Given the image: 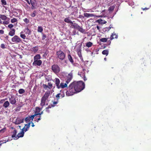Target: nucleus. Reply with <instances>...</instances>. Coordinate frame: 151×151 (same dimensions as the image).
<instances>
[{
  "mask_svg": "<svg viewBox=\"0 0 151 151\" xmlns=\"http://www.w3.org/2000/svg\"><path fill=\"white\" fill-rule=\"evenodd\" d=\"M114 38V36H113V34H112V35H111L110 37V39L111 40H113Z\"/></svg>",
  "mask_w": 151,
  "mask_h": 151,
  "instance_id": "obj_60",
  "label": "nucleus"
},
{
  "mask_svg": "<svg viewBox=\"0 0 151 151\" xmlns=\"http://www.w3.org/2000/svg\"><path fill=\"white\" fill-rule=\"evenodd\" d=\"M23 21L24 22L27 24L29 22V20L27 18H25L23 19Z\"/></svg>",
  "mask_w": 151,
  "mask_h": 151,
  "instance_id": "obj_43",
  "label": "nucleus"
},
{
  "mask_svg": "<svg viewBox=\"0 0 151 151\" xmlns=\"http://www.w3.org/2000/svg\"><path fill=\"white\" fill-rule=\"evenodd\" d=\"M110 26H111V25ZM111 27L109 26V27H106L104 28L103 29V30L104 32H106V31L108 32L111 29Z\"/></svg>",
  "mask_w": 151,
  "mask_h": 151,
  "instance_id": "obj_37",
  "label": "nucleus"
},
{
  "mask_svg": "<svg viewBox=\"0 0 151 151\" xmlns=\"http://www.w3.org/2000/svg\"><path fill=\"white\" fill-rule=\"evenodd\" d=\"M0 18L2 20H6L7 19L9 20V18H8L4 14H1L0 15Z\"/></svg>",
  "mask_w": 151,
  "mask_h": 151,
  "instance_id": "obj_14",
  "label": "nucleus"
},
{
  "mask_svg": "<svg viewBox=\"0 0 151 151\" xmlns=\"http://www.w3.org/2000/svg\"><path fill=\"white\" fill-rule=\"evenodd\" d=\"M12 42L14 44H18L22 42V40L20 37L17 35H15L11 39Z\"/></svg>",
  "mask_w": 151,
  "mask_h": 151,
  "instance_id": "obj_2",
  "label": "nucleus"
},
{
  "mask_svg": "<svg viewBox=\"0 0 151 151\" xmlns=\"http://www.w3.org/2000/svg\"><path fill=\"white\" fill-rule=\"evenodd\" d=\"M25 1H26L27 2V3L29 4H30V2H29V1L28 0H24Z\"/></svg>",
  "mask_w": 151,
  "mask_h": 151,
  "instance_id": "obj_62",
  "label": "nucleus"
},
{
  "mask_svg": "<svg viewBox=\"0 0 151 151\" xmlns=\"http://www.w3.org/2000/svg\"><path fill=\"white\" fill-rule=\"evenodd\" d=\"M4 104H9V101H5Z\"/></svg>",
  "mask_w": 151,
  "mask_h": 151,
  "instance_id": "obj_61",
  "label": "nucleus"
},
{
  "mask_svg": "<svg viewBox=\"0 0 151 151\" xmlns=\"http://www.w3.org/2000/svg\"><path fill=\"white\" fill-rule=\"evenodd\" d=\"M36 13H37L36 11H34L30 15L31 16V17H34L36 16Z\"/></svg>",
  "mask_w": 151,
  "mask_h": 151,
  "instance_id": "obj_39",
  "label": "nucleus"
},
{
  "mask_svg": "<svg viewBox=\"0 0 151 151\" xmlns=\"http://www.w3.org/2000/svg\"><path fill=\"white\" fill-rule=\"evenodd\" d=\"M15 30L14 29H11V30L8 33L9 35L11 36H13L15 35Z\"/></svg>",
  "mask_w": 151,
  "mask_h": 151,
  "instance_id": "obj_11",
  "label": "nucleus"
},
{
  "mask_svg": "<svg viewBox=\"0 0 151 151\" xmlns=\"http://www.w3.org/2000/svg\"><path fill=\"white\" fill-rule=\"evenodd\" d=\"M68 57L69 60L71 63L72 64L73 63L74 61L71 55H70L69 54L68 55Z\"/></svg>",
  "mask_w": 151,
  "mask_h": 151,
  "instance_id": "obj_27",
  "label": "nucleus"
},
{
  "mask_svg": "<svg viewBox=\"0 0 151 151\" xmlns=\"http://www.w3.org/2000/svg\"><path fill=\"white\" fill-rule=\"evenodd\" d=\"M25 31L26 32V34L29 35L31 34V31L28 27L25 29Z\"/></svg>",
  "mask_w": 151,
  "mask_h": 151,
  "instance_id": "obj_26",
  "label": "nucleus"
},
{
  "mask_svg": "<svg viewBox=\"0 0 151 151\" xmlns=\"http://www.w3.org/2000/svg\"><path fill=\"white\" fill-rule=\"evenodd\" d=\"M102 54L103 55H106L107 56L109 54V51L108 50H104L102 52Z\"/></svg>",
  "mask_w": 151,
  "mask_h": 151,
  "instance_id": "obj_32",
  "label": "nucleus"
},
{
  "mask_svg": "<svg viewBox=\"0 0 151 151\" xmlns=\"http://www.w3.org/2000/svg\"><path fill=\"white\" fill-rule=\"evenodd\" d=\"M50 91H47L45 93L43 96L47 99L50 95Z\"/></svg>",
  "mask_w": 151,
  "mask_h": 151,
  "instance_id": "obj_21",
  "label": "nucleus"
},
{
  "mask_svg": "<svg viewBox=\"0 0 151 151\" xmlns=\"http://www.w3.org/2000/svg\"><path fill=\"white\" fill-rule=\"evenodd\" d=\"M13 26H14L12 24H10L8 25V27L9 28H12Z\"/></svg>",
  "mask_w": 151,
  "mask_h": 151,
  "instance_id": "obj_52",
  "label": "nucleus"
},
{
  "mask_svg": "<svg viewBox=\"0 0 151 151\" xmlns=\"http://www.w3.org/2000/svg\"><path fill=\"white\" fill-rule=\"evenodd\" d=\"M47 99L44 97L43 96L41 98V103L40 104H45L46 100Z\"/></svg>",
  "mask_w": 151,
  "mask_h": 151,
  "instance_id": "obj_24",
  "label": "nucleus"
},
{
  "mask_svg": "<svg viewBox=\"0 0 151 151\" xmlns=\"http://www.w3.org/2000/svg\"><path fill=\"white\" fill-rule=\"evenodd\" d=\"M83 77H84L83 79H84V81H86L87 79H86V78L85 76H84Z\"/></svg>",
  "mask_w": 151,
  "mask_h": 151,
  "instance_id": "obj_64",
  "label": "nucleus"
},
{
  "mask_svg": "<svg viewBox=\"0 0 151 151\" xmlns=\"http://www.w3.org/2000/svg\"><path fill=\"white\" fill-rule=\"evenodd\" d=\"M43 114V111H42L41 112H40V113L39 112V113L35 114H34V115H35V116H37V115H39V116H40V115L41 114Z\"/></svg>",
  "mask_w": 151,
  "mask_h": 151,
  "instance_id": "obj_49",
  "label": "nucleus"
},
{
  "mask_svg": "<svg viewBox=\"0 0 151 151\" xmlns=\"http://www.w3.org/2000/svg\"><path fill=\"white\" fill-rule=\"evenodd\" d=\"M24 132L22 130V131L19 133H18L16 136V139H18L19 137H22L24 136Z\"/></svg>",
  "mask_w": 151,
  "mask_h": 151,
  "instance_id": "obj_10",
  "label": "nucleus"
},
{
  "mask_svg": "<svg viewBox=\"0 0 151 151\" xmlns=\"http://www.w3.org/2000/svg\"><path fill=\"white\" fill-rule=\"evenodd\" d=\"M18 92L19 94H21L24 93L25 90L21 88L19 90Z\"/></svg>",
  "mask_w": 151,
  "mask_h": 151,
  "instance_id": "obj_40",
  "label": "nucleus"
},
{
  "mask_svg": "<svg viewBox=\"0 0 151 151\" xmlns=\"http://www.w3.org/2000/svg\"><path fill=\"white\" fill-rule=\"evenodd\" d=\"M23 121V120L21 119L19 120L18 119H17L16 120L15 123L16 124H19L22 122Z\"/></svg>",
  "mask_w": 151,
  "mask_h": 151,
  "instance_id": "obj_36",
  "label": "nucleus"
},
{
  "mask_svg": "<svg viewBox=\"0 0 151 151\" xmlns=\"http://www.w3.org/2000/svg\"><path fill=\"white\" fill-rule=\"evenodd\" d=\"M60 94L58 93L56 95V97L58 99L60 98Z\"/></svg>",
  "mask_w": 151,
  "mask_h": 151,
  "instance_id": "obj_56",
  "label": "nucleus"
},
{
  "mask_svg": "<svg viewBox=\"0 0 151 151\" xmlns=\"http://www.w3.org/2000/svg\"><path fill=\"white\" fill-rule=\"evenodd\" d=\"M20 37L21 38H22L23 39H24L26 38V36L24 34H20Z\"/></svg>",
  "mask_w": 151,
  "mask_h": 151,
  "instance_id": "obj_46",
  "label": "nucleus"
},
{
  "mask_svg": "<svg viewBox=\"0 0 151 151\" xmlns=\"http://www.w3.org/2000/svg\"><path fill=\"white\" fill-rule=\"evenodd\" d=\"M93 45V43L92 42H87L86 44V46L88 47H89L92 46Z\"/></svg>",
  "mask_w": 151,
  "mask_h": 151,
  "instance_id": "obj_33",
  "label": "nucleus"
},
{
  "mask_svg": "<svg viewBox=\"0 0 151 151\" xmlns=\"http://www.w3.org/2000/svg\"><path fill=\"white\" fill-rule=\"evenodd\" d=\"M30 4H31L32 6L31 7L32 9H35L37 8V3L35 0H30Z\"/></svg>",
  "mask_w": 151,
  "mask_h": 151,
  "instance_id": "obj_6",
  "label": "nucleus"
},
{
  "mask_svg": "<svg viewBox=\"0 0 151 151\" xmlns=\"http://www.w3.org/2000/svg\"><path fill=\"white\" fill-rule=\"evenodd\" d=\"M107 40V38H102L100 39V41L102 42H106Z\"/></svg>",
  "mask_w": 151,
  "mask_h": 151,
  "instance_id": "obj_41",
  "label": "nucleus"
},
{
  "mask_svg": "<svg viewBox=\"0 0 151 151\" xmlns=\"http://www.w3.org/2000/svg\"><path fill=\"white\" fill-rule=\"evenodd\" d=\"M9 20L8 21L5 20V21L3 22V24H9Z\"/></svg>",
  "mask_w": 151,
  "mask_h": 151,
  "instance_id": "obj_48",
  "label": "nucleus"
},
{
  "mask_svg": "<svg viewBox=\"0 0 151 151\" xmlns=\"http://www.w3.org/2000/svg\"><path fill=\"white\" fill-rule=\"evenodd\" d=\"M85 83L82 81H74L70 84L66 92V95L70 96L80 92L85 88Z\"/></svg>",
  "mask_w": 151,
  "mask_h": 151,
  "instance_id": "obj_1",
  "label": "nucleus"
},
{
  "mask_svg": "<svg viewBox=\"0 0 151 151\" xmlns=\"http://www.w3.org/2000/svg\"><path fill=\"white\" fill-rule=\"evenodd\" d=\"M23 121V120L21 119L19 120L18 119H17L16 120L15 123L16 124H19L22 122Z\"/></svg>",
  "mask_w": 151,
  "mask_h": 151,
  "instance_id": "obj_35",
  "label": "nucleus"
},
{
  "mask_svg": "<svg viewBox=\"0 0 151 151\" xmlns=\"http://www.w3.org/2000/svg\"><path fill=\"white\" fill-rule=\"evenodd\" d=\"M42 63V62L41 60H37L34 61L32 64L35 66H40Z\"/></svg>",
  "mask_w": 151,
  "mask_h": 151,
  "instance_id": "obj_7",
  "label": "nucleus"
},
{
  "mask_svg": "<svg viewBox=\"0 0 151 151\" xmlns=\"http://www.w3.org/2000/svg\"><path fill=\"white\" fill-rule=\"evenodd\" d=\"M84 16L85 17H93L94 16L93 14H89L88 13H85L84 14Z\"/></svg>",
  "mask_w": 151,
  "mask_h": 151,
  "instance_id": "obj_20",
  "label": "nucleus"
},
{
  "mask_svg": "<svg viewBox=\"0 0 151 151\" xmlns=\"http://www.w3.org/2000/svg\"><path fill=\"white\" fill-rule=\"evenodd\" d=\"M58 57L61 60H63L64 59L65 57V55L63 51L60 50L57 51L56 52Z\"/></svg>",
  "mask_w": 151,
  "mask_h": 151,
  "instance_id": "obj_3",
  "label": "nucleus"
},
{
  "mask_svg": "<svg viewBox=\"0 0 151 151\" xmlns=\"http://www.w3.org/2000/svg\"><path fill=\"white\" fill-rule=\"evenodd\" d=\"M10 102L11 104H15L16 102L15 98H12L9 99Z\"/></svg>",
  "mask_w": 151,
  "mask_h": 151,
  "instance_id": "obj_28",
  "label": "nucleus"
},
{
  "mask_svg": "<svg viewBox=\"0 0 151 151\" xmlns=\"http://www.w3.org/2000/svg\"><path fill=\"white\" fill-rule=\"evenodd\" d=\"M6 129V128H4L3 129H2L0 130V133H4L5 131V130Z\"/></svg>",
  "mask_w": 151,
  "mask_h": 151,
  "instance_id": "obj_50",
  "label": "nucleus"
},
{
  "mask_svg": "<svg viewBox=\"0 0 151 151\" xmlns=\"http://www.w3.org/2000/svg\"><path fill=\"white\" fill-rule=\"evenodd\" d=\"M64 21L65 22L67 23H70L71 24H73V23L69 19V17L66 18L65 19Z\"/></svg>",
  "mask_w": 151,
  "mask_h": 151,
  "instance_id": "obj_19",
  "label": "nucleus"
},
{
  "mask_svg": "<svg viewBox=\"0 0 151 151\" xmlns=\"http://www.w3.org/2000/svg\"><path fill=\"white\" fill-rule=\"evenodd\" d=\"M17 131L16 129H14L12 132L13 134L12 135V138H14V139H16V136H17Z\"/></svg>",
  "mask_w": 151,
  "mask_h": 151,
  "instance_id": "obj_17",
  "label": "nucleus"
},
{
  "mask_svg": "<svg viewBox=\"0 0 151 151\" xmlns=\"http://www.w3.org/2000/svg\"><path fill=\"white\" fill-rule=\"evenodd\" d=\"M71 80H70V79H68L66 78V83H67V85L70 82Z\"/></svg>",
  "mask_w": 151,
  "mask_h": 151,
  "instance_id": "obj_53",
  "label": "nucleus"
},
{
  "mask_svg": "<svg viewBox=\"0 0 151 151\" xmlns=\"http://www.w3.org/2000/svg\"><path fill=\"white\" fill-rule=\"evenodd\" d=\"M41 58V57L40 54H37L34 57V60H40Z\"/></svg>",
  "mask_w": 151,
  "mask_h": 151,
  "instance_id": "obj_18",
  "label": "nucleus"
},
{
  "mask_svg": "<svg viewBox=\"0 0 151 151\" xmlns=\"http://www.w3.org/2000/svg\"><path fill=\"white\" fill-rule=\"evenodd\" d=\"M9 104H3V106L5 108L8 107Z\"/></svg>",
  "mask_w": 151,
  "mask_h": 151,
  "instance_id": "obj_59",
  "label": "nucleus"
},
{
  "mask_svg": "<svg viewBox=\"0 0 151 151\" xmlns=\"http://www.w3.org/2000/svg\"><path fill=\"white\" fill-rule=\"evenodd\" d=\"M1 4L3 5H6V2L5 0H1Z\"/></svg>",
  "mask_w": 151,
  "mask_h": 151,
  "instance_id": "obj_44",
  "label": "nucleus"
},
{
  "mask_svg": "<svg viewBox=\"0 0 151 151\" xmlns=\"http://www.w3.org/2000/svg\"><path fill=\"white\" fill-rule=\"evenodd\" d=\"M48 88L49 89L51 88H52V84L51 83V82H49L48 83Z\"/></svg>",
  "mask_w": 151,
  "mask_h": 151,
  "instance_id": "obj_47",
  "label": "nucleus"
},
{
  "mask_svg": "<svg viewBox=\"0 0 151 151\" xmlns=\"http://www.w3.org/2000/svg\"><path fill=\"white\" fill-rule=\"evenodd\" d=\"M67 86V83H61L59 86V88H63Z\"/></svg>",
  "mask_w": 151,
  "mask_h": 151,
  "instance_id": "obj_16",
  "label": "nucleus"
},
{
  "mask_svg": "<svg viewBox=\"0 0 151 151\" xmlns=\"http://www.w3.org/2000/svg\"><path fill=\"white\" fill-rule=\"evenodd\" d=\"M30 122L28 123L27 124H26L25 126L22 129V130L24 132H26L28 130V129L30 127Z\"/></svg>",
  "mask_w": 151,
  "mask_h": 151,
  "instance_id": "obj_8",
  "label": "nucleus"
},
{
  "mask_svg": "<svg viewBox=\"0 0 151 151\" xmlns=\"http://www.w3.org/2000/svg\"><path fill=\"white\" fill-rule=\"evenodd\" d=\"M1 47L3 49L6 48V45L4 44H1Z\"/></svg>",
  "mask_w": 151,
  "mask_h": 151,
  "instance_id": "obj_45",
  "label": "nucleus"
},
{
  "mask_svg": "<svg viewBox=\"0 0 151 151\" xmlns=\"http://www.w3.org/2000/svg\"><path fill=\"white\" fill-rule=\"evenodd\" d=\"M52 70L55 74H57L60 71V68L59 66L56 64H54L52 66Z\"/></svg>",
  "mask_w": 151,
  "mask_h": 151,
  "instance_id": "obj_4",
  "label": "nucleus"
},
{
  "mask_svg": "<svg viewBox=\"0 0 151 151\" xmlns=\"http://www.w3.org/2000/svg\"><path fill=\"white\" fill-rule=\"evenodd\" d=\"M114 8L115 6H110L109 8L108 11L109 12H112L114 10Z\"/></svg>",
  "mask_w": 151,
  "mask_h": 151,
  "instance_id": "obj_34",
  "label": "nucleus"
},
{
  "mask_svg": "<svg viewBox=\"0 0 151 151\" xmlns=\"http://www.w3.org/2000/svg\"><path fill=\"white\" fill-rule=\"evenodd\" d=\"M17 19L15 18H13L11 20V22L12 23H14L17 22Z\"/></svg>",
  "mask_w": 151,
  "mask_h": 151,
  "instance_id": "obj_42",
  "label": "nucleus"
},
{
  "mask_svg": "<svg viewBox=\"0 0 151 151\" xmlns=\"http://www.w3.org/2000/svg\"><path fill=\"white\" fill-rule=\"evenodd\" d=\"M4 31L3 30L1 29L0 30V34H4Z\"/></svg>",
  "mask_w": 151,
  "mask_h": 151,
  "instance_id": "obj_57",
  "label": "nucleus"
},
{
  "mask_svg": "<svg viewBox=\"0 0 151 151\" xmlns=\"http://www.w3.org/2000/svg\"><path fill=\"white\" fill-rule=\"evenodd\" d=\"M73 78V74L72 73H70L67 76V78L71 80Z\"/></svg>",
  "mask_w": 151,
  "mask_h": 151,
  "instance_id": "obj_29",
  "label": "nucleus"
},
{
  "mask_svg": "<svg viewBox=\"0 0 151 151\" xmlns=\"http://www.w3.org/2000/svg\"><path fill=\"white\" fill-rule=\"evenodd\" d=\"M78 30L81 32L83 33H85V29H83L82 27H81L80 26L78 29Z\"/></svg>",
  "mask_w": 151,
  "mask_h": 151,
  "instance_id": "obj_30",
  "label": "nucleus"
},
{
  "mask_svg": "<svg viewBox=\"0 0 151 151\" xmlns=\"http://www.w3.org/2000/svg\"><path fill=\"white\" fill-rule=\"evenodd\" d=\"M78 75H80L81 77H84V76H85V74L83 73H82V74L78 73Z\"/></svg>",
  "mask_w": 151,
  "mask_h": 151,
  "instance_id": "obj_55",
  "label": "nucleus"
},
{
  "mask_svg": "<svg viewBox=\"0 0 151 151\" xmlns=\"http://www.w3.org/2000/svg\"><path fill=\"white\" fill-rule=\"evenodd\" d=\"M72 24L71 26H73L74 28L76 29H78L80 27V26L76 23H74Z\"/></svg>",
  "mask_w": 151,
  "mask_h": 151,
  "instance_id": "obj_25",
  "label": "nucleus"
},
{
  "mask_svg": "<svg viewBox=\"0 0 151 151\" xmlns=\"http://www.w3.org/2000/svg\"><path fill=\"white\" fill-rule=\"evenodd\" d=\"M43 87L45 89H47V88H48V86L47 85H46L43 84Z\"/></svg>",
  "mask_w": 151,
  "mask_h": 151,
  "instance_id": "obj_54",
  "label": "nucleus"
},
{
  "mask_svg": "<svg viewBox=\"0 0 151 151\" xmlns=\"http://www.w3.org/2000/svg\"><path fill=\"white\" fill-rule=\"evenodd\" d=\"M43 29L41 26H38L37 29V31L38 32H42L43 31Z\"/></svg>",
  "mask_w": 151,
  "mask_h": 151,
  "instance_id": "obj_38",
  "label": "nucleus"
},
{
  "mask_svg": "<svg viewBox=\"0 0 151 151\" xmlns=\"http://www.w3.org/2000/svg\"><path fill=\"white\" fill-rule=\"evenodd\" d=\"M35 118H34V121H36L37 122H38L39 120L41 119V116L39 115H37L36 116Z\"/></svg>",
  "mask_w": 151,
  "mask_h": 151,
  "instance_id": "obj_23",
  "label": "nucleus"
},
{
  "mask_svg": "<svg viewBox=\"0 0 151 151\" xmlns=\"http://www.w3.org/2000/svg\"><path fill=\"white\" fill-rule=\"evenodd\" d=\"M55 106V104H50L47 107H46L45 109V111L48 113H49L50 111L49 110V109H51L52 107H53Z\"/></svg>",
  "mask_w": 151,
  "mask_h": 151,
  "instance_id": "obj_15",
  "label": "nucleus"
},
{
  "mask_svg": "<svg viewBox=\"0 0 151 151\" xmlns=\"http://www.w3.org/2000/svg\"><path fill=\"white\" fill-rule=\"evenodd\" d=\"M32 51L34 53L36 52L38 50V46H35L32 48Z\"/></svg>",
  "mask_w": 151,
  "mask_h": 151,
  "instance_id": "obj_22",
  "label": "nucleus"
},
{
  "mask_svg": "<svg viewBox=\"0 0 151 151\" xmlns=\"http://www.w3.org/2000/svg\"><path fill=\"white\" fill-rule=\"evenodd\" d=\"M42 108H40L37 107L36 108L35 110V114L37 113H39L40 112V111L42 110Z\"/></svg>",
  "mask_w": 151,
  "mask_h": 151,
  "instance_id": "obj_31",
  "label": "nucleus"
},
{
  "mask_svg": "<svg viewBox=\"0 0 151 151\" xmlns=\"http://www.w3.org/2000/svg\"><path fill=\"white\" fill-rule=\"evenodd\" d=\"M55 84L57 87L58 89L59 88V84L60 83V80L58 78H55Z\"/></svg>",
  "mask_w": 151,
  "mask_h": 151,
  "instance_id": "obj_12",
  "label": "nucleus"
},
{
  "mask_svg": "<svg viewBox=\"0 0 151 151\" xmlns=\"http://www.w3.org/2000/svg\"><path fill=\"white\" fill-rule=\"evenodd\" d=\"M96 22L99 23V24H106L107 22L104 20H102L101 19H99L97 20Z\"/></svg>",
  "mask_w": 151,
  "mask_h": 151,
  "instance_id": "obj_13",
  "label": "nucleus"
},
{
  "mask_svg": "<svg viewBox=\"0 0 151 151\" xmlns=\"http://www.w3.org/2000/svg\"><path fill=\"white\" fill-rule=\"evenodd\" d=\"M31 123L32 124V127H34L35 126V125L34 124V123H33L32 121L31 122Z\"/></svg>",
  "mask_w": 151,
  "mask_h": 151,
  "instance_id": "obj_63",
  "label": "nucleus"
},
{
  "mask_svg": "<svg viewBox=\"0 0 151 151\" xmlns=\"http://www.w3.org/2000/svg\"><path fill=\"white\" fill-rule=\"evenodd\" d=\"M113 36H114V38H116L117 37V35H116L115 34H112Z\"/></svg>",
  "mask_w": 151,
  "mask_h": 151,
  "instance_id": "obj_58",
  "label": "nucleus"
},
{
  "mask_svg": "<svg viewBox=\"0 0 151 151\" xmlns=\"http://www.w3.org/2000/svg\"><path fill=\"white\" fill-rule=\"evenodd\" d=\"M77 54H78L79 57L80 58V59L81 60H83V58L82 57L81 53V50L80 47H79L77 49Z\"/></svg>",
  "mask_w": 151,
  "mask_h": 151,
  "instance_id": "obj_9",
  "label": "nucleus"
},
{
  "mask_svg": "<svg viewBox=\"0 0 151 151\" xmlns=\"http://www.w3.org/2000/svg\"><path fill=\"white\" fill-rule=\"evenodd\" d=\"M46 38V36L45 34H43L42 36V40H45Z\"/></svg>",
  "mask_w": 151,
  "mask_h": 151,
  "instance_id": "obj_51",
  "label": "nucleus"
},
{
  "mask_svg": "<svg viewBox=\"0 0 151 151\" xmlns=\"http://www.w3.org/2000/svg\"><path fill=\"white\" fill-rule=\"evenodd\" d=\"M35 116V115L34 114L31 116H28L25 119V121L26 123H28L30 122L31 124V122L32 121L33 119Z\"/></svg>",
  "mask_w": 151,
  "mask_h": 151,
  "instance_id": "obj_5",
  "label": "nucleus"
}]
</instances>
